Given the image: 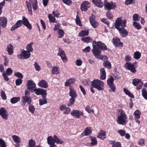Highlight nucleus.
Listing matches in <instances>:
<instances>
[{"label": "nucleus", "mask_w": 147, "mask_h": 147, "mask_svg": "<svg viewBox=\"0 0 147 147\" xmlns=\"http://www.w3.org/2000/svg\"><path fill=\"white\" fill-rule=\"evenodd\" d=\"M93 49L92 50L93 54L97 59H102L103 57L100 55L101 51L99 49L106 50L107 47L105 44L100 41L96 42V41H93L92 44Z\"/></svg>", "instance_id": "nucleus-1"}, {"label": "nucleus", "mask_w": 147, "mask_h": 147, "mask_svg": "<svg viewBox=\"0 0 147 147\" xmlns=\"http://www.w3.org/2000/svg\"><path fill=\"white\" fill-rule=\"evenodd\" d=\"M22 24L26 26L28 28L31 29L32 28L31 25L29 23L28 20L24 16L22 17V20L18 21L16 24L11 28L10 30L13 31L20 27Z\"/></svg>", "instance_id": "nucleus-2"}, {"label": "nucleus", "mask_w": 147, "mask_h": 147, "mask_svg": "<svg viewBox=\"0 0 147 147\" xmlns=\"http://www.w3.org/2000/svg\"><path fill=\"white\" fill-rule=\"evenodd\" d=\"M116 121L119 125H125L128 122V118L125 111L122 109L119 110Z\"/></svg>", "instance_id": "nucleus-3"}, {"label": "nucleus", "mask_w": 147, "mask_h": 147, "mask_svg": "<svg viewBox=\"0 0 147 147\" xmlns=\"http://www.w3.org/2000/svg\"><path fill=\"white\" fill-rule=\"evenodd\" d=\"M92 86L98 90H101L104 89V82L99 80H94L91 82Z\"/></svg>", "instance_id": "nucleus-4"}, {"label": "nucleus", "mask_w": 147, "mask_h": 147, "mask_svg": "<svg viewBox=\"0 0 147 147\" xmlns=\"http://www.w3.org/2000/svg\"><path fill=\"white\" fill-rule=\"evenodd\" d=\"M126 20H122L121 18H118L115 21V27L117 30L125 28L126 26Z\"/></svg>", "instance_id": "nucleus-5"}, {"label": "nucleus", "mask_w": 147, "mask_h": 147, "mask_svg": "<svg viewBox=\"0 0 147 147\" xmlns=\"http://www.w3.org/2000/svg\"><path fill=\"white\" fill-rule=\"evenodd\" d=\"M47 141L51 143H53L54 144L56 143L57 144H62L63 143V142L60 139L55 135L53 137L49 136L47 139Z\"/></svg>", "instance_id": "nucleus-6"}, {"label": "nucleus", "mask_w": 147, "mask_h": 147, "mask_svg": "<svg viewBox=\"0 0 147 147\" xmlns=\"http://www.w3.org/2000/svg\"><path fill=\"white\" fill-rule=\"evenodd\" d=\"M31 55L30 53L24 50H22L21 53L18 55V57L20 59H26L29 58Z\"/></svg>", "instance_id": "nucleus-7"}, {"label": "nucleus", "mask_w": 147, "mask_h": 147, "mask_svg": "<svg viewBox=\"0 0 147 147\" xmlns=\"http://www.w3.org/2000/svg\"><path fill=\"white\" fill-rule=\"evenodd\" d=\"M125 68L128 70H130L131 72L135 73L136 71L134 65L129 62H127L124 65Z\"/></svg>", "instance_id": "nucleus-8"}, {"label": "nucleus", "mask_w": 147, "mask_h": 147, "mask_svg": "<svg viewBox=\"0 0 147 147\" xmlns=\"http://www.w3.org/2000/svg\"><path fill=\"white\" fill-rule=\"evenodd\" d=\"M133 84L135 86H137L136 87V89L138 90L141 89L142 86L143 84V82L140 80L138 79L137 78L134 79L132 82Z\"/></svg>", "instance_id": "nucleus-9"}, {"label": "nucleus", "mask_w": 147, "mask_h": 147, "mask_svg": "<svg viewBox=\"0 0 147 147\" xmlns=\"http://www.w3.org/2000/svg\"><path fill=\"white\" fill-rule=\"evenodd\" d=\"M34 91L37 95H42V97H46L47 95V91L41 88L35 89Z\"/></svg>", "instance_id": "nucleus-10"}, {"label": "nucleus", "mask_w": 147, "mask_h": 147, "mask_svg": "<svg viewBox=\"0 0 147 147\" xmlns=\"http://www.w3.org/2000/svg\"><path fill=\"white\" fill-rule=\"evenodd\" d=\"M71 115L74 117L79 118L81 115H83L82 112L77 110H73L71 113Z\"/></svg>", "instance_id": "nucleus-11"}, {"label": "nucleus", "mask_w": 147, "mask_h": 147, "mask_svg": "<svg viewBox=\"0 0 147 147\" xmlns=\"http://www.w3.org/2000/svg\"><path fill=\"white\" fill-rule=\"evenodd\" d=\"M0 115L4 119L6 120L8 119V114L5 108L2 107L0 108Z\"/></svg>", "instance_id": "nucleus-12"}, {"label": "nucleus", "mask_w": 147, "mask_h": 147, "mask_svg": "<svg viewBox=\"0 0 147 147\" xmlns=\"http://www.w3.org/2000/svg\"><path fill=\"white\" fill-rule=\"evenodd\" d=\"M105 8L107 10L114 9L116 7L115 3L112 2L106 3L105 4Z\"/></svg>", "instance_id": "nucleus-13"}, {"label": "nucleus", "mask_w": 147, "mask_h": 147, "mask_svg": "<svg viewBox=\"0 0 147 147\" xmlns=\"http://www.w3.org/2000/svg\"><path fill=\"white\" fill-rule=\"evenodd\" d=\"M90 6V4L88 1H84L81 5V9L82 11H86Z\"/></svg>", "instance_id": "nucleus-14"}, {"label": "nucleus", "mask_w": 147, "mask_h": 147, "mask_svg": "<svg viewBox=\"0 0 147 147\" xmlns=\"http://www.w3.org/2000/svg\"><path fill=\"white\" fill-rule=\"evenodd\" d=\"M22 102L24 104L27 103L28 105H30L31 104L32 101V99L30 96H23L22 98Z\"/></svg>", "instance_id": "nucleus-15"}, {"label": "nucleus", "mask_w": 147, "mask_h": 147, "mask_svg": "<svg viewBox=\"0 0 147 147\" xmlns=\"http://www.w3.org/2000/svg\"><path fill=\"white\" fill-rule=\"evenodd\" d=\"M117 30L119 33L120 36L124 38L127 36L128 32L125 28H123Z\"/></svg>", "instance_id": "nucleus-16"}, {"label": "nucleus", "mask_w": 147, "mask_h": 147, "mask_svg": "<svg viewBox=\"0 0 147 147\" xmlns=\"http://www.w3.org/2000/svg\"><path fill=\"white\" fill-rule=\"evenodd\" d=\"M7 22V19L5 17H0V26L3 28L6 27Z\"/></svg>", "instance_id": "nucleus-17"}, {"label": "nucleus", "mask_w": 147, "mask_h": 147, "mask_svg": "<svg viewBox=\"0 0 147 147\" xmlns=\"http://www.w3.org/2000/svg\"><path fill=\"white\" fill-rule=\"evenodd\" d=\"M27 88L30 90H33L35 89L36 84L32 80H29L27 83Z\"/></svg>", "instance_id": "nucleus-18"}, {"label": "nucleus", "mask_w": 147, "mask_h": 147, "mask_svg": "<svg viewBox=\"0 0 147 147\" xmlns=\"http://www.w3.org/2000/svg\"><path fill=\"white\" fill-rule=\"evenodd\" d=\"M120 41V39L118 38H114L113 39V44L115 47L120 46L122 47L123 46V43Z\"/></svg>", "instance_id": "nucleus-19"}, {"label": "nucleus", "mask_w": 147, "mask_h": 147, "mask_svg": "<svg viewBox=\"0 0 147 147\" xmlns=\"http://www.w3.org/2000/svg\"><path fill=\"white\" fill-rule=\"evenodd\" d=\"M38 86L44 88H46L48 87L47 82L44 80L40 81L38 83Z\"/></svg>", "instance_id": "nucleus-20"}, {"label": "nucleus", "mask_w": 147, "mask_h": 147, "mask_svg": "<svg viewBox=\"0 0 147 147\" xmlns=\"http://www.w3.org/2000/svg\"><path fill=\"white\" fill-rule=\"evenodd\" d=\"M93 3L96 6L99 8H102L103 4L100 0H92Z\"/></svg>", "instance_id": "nucleus-21"}, {"label": "nucleus", "mask_w": 147, "mask_h": 147, "mask_svg": "<svg viewBox=\"0 0 147 147\" xmlns=\"http://www.w3.org/2000/svg\"><path fill=\"white\" fill-rule=\"evenodd\" d=\"M69 96H71V97L76 98L77 96V94L75 91L74 88L72 86H71L69 87Z\"/></svg>", "instance_id": "nucleus-22"}, {"label": "nucleus", "mask_w": 147, "mask_h": 147, "mask_svg": "<svg viewBox=\"0 0 147 147\" xmlns=\"http://www.w3.org/2000/svg\"><path fill=\"white\" fill-rule=\"evenodd\" d=\"M76 80L74 78H71L67 80L65 83V86H68L74 83Z\"/></svg>", "instance_id": "nucleus-23"}, {"label": "nucleus", "mask_w": 147, "mask_h": 147, "mask_svg": "<svg viewBox=\"0 0 147 147\" xmlns=\"http://www.w3.org/2000/svg\"><path fill=\"white\" fill-rule=\"evenodd\" d=\"M91 128L90 127H87L85 129L84 131L82 133V135L87 136L91 134Z\"/></svg>", "instance_id": "nucleus-24"}, {"label": "nucleus", "mask_w": 147, "mask_h": 147, "mask_svg": "<svg viewBox=\"0 0 147 147\" xmlns=\"http://www.w3.org/2000/svg\"><path fill=\"white\" fill-rule=\"evenodd\" d=\"M30 2H29L28 1L26 2L27 7L28 10V12L31 15H32V7L31 5V3L32 0H29Z\"/></svg>", "instance_id": "nucleus-25"}, {"label": "nucleus", "mask_w": 147, "mask_h": 147, "mask_svg": "<svg viewBox=\"0 0 147 147\" xmlns=\"http://www.w3.org/2000/svg\"><path fill=\"white\" fill-rule=\"evenodd\" d=\"M7 50L9 55H11L13 53V46L11 44H9L7 46Z\"/></svg>", "instance_id": "nucleus-26"}, {"label": "nucleus", "mask_w": 147, "mask_h": 147, "mask_svg": "<svg viewBox=\"0 0 147 147\" xmlns=\"http://www.w3.org/2000/svg\"><path fill=\"white\" fill-rule=\"evenodd\" d=\"M12 138L13 141L16 143L18 144L20 143V138L19 136L14 135L12 136Z\"/></svg>", "instance_id": "nucleus-27"}, {"label": "nucleus", "mask_w": 147, "mask_h": 147, "mask_svg": "<svg viewBox=\"0 0 147 147\" xmlns=\"http://www.w3.org/2000/svg\"><path fill=\"white\" fill-rule=\"evenodd\" d=\"M33 43L31 42L27 45L26 46V51L29 52L30 53L33 51V49L32 48V46L33 45Z\"/></svg>", "instance_id": "nucleus-28"}, {"label": "nucleus", "mask_w": 147, "mask_h": 147, "mask_svg": "<svg viewBox=\"0 0 147 147\" xmlns=\"http://www.w3.org/2000/svg\"><path fill=\"white\" fill-rule=\"evenodd\" d=\"M110 144L112 145V147H122L121 143L119 142L113 141H111Z\"/></svg>", "instance_id": "nucleus-29"}, {"label": "nucleus", "mask_w": 147, "mask_h": 147, "mask_svg": "<svg viewBox=\"0 0 147 147\" xmlns=\"http://www.w3.org/2000/svg\"><path fill=\"white\" fill-rule=\"evenodd\" d=\"M105 136V132L101 130L100 133L98 134L97 137L103 140L106 138Z\"/></svg>", "instance_id": "nucleus-30"}, {"label": "nucleus", "mask_w": 147, "mask_h": 147, "mask_svg": "<svg viewBox=\"0 0 147 147\" xmlns=\"http://www.w3.org/2000/svg\"><path fill=\"white\" fill-rule=\"evenodd\" d=\"M20 97H13L10 100L11 102L13 104L16 103L20 100Z\"/></svg>", "instance_id": "nucleus-31"}, {"label": "nucleus", "mask_w": 147, "mask_h": 147, "mask_svg": "<svg viewBox=\"0 0 147 147\" xmlns=\"http://www.w3.org/2000/svg\"><path fill=\"white\" fill-rule=\"evenodd\" d=\"M43 98H40L39 99V105L42 106L47 103V101L46 97H42Z\"/></svg>", "instance_id": "nucleus-32"}, {"label": "nucleus", "mask_w": 147, "mask_h": 147, "mask_svg": "<svg viewBox=\"0 0 147 147\" xmlns=\"http://www.w3.org/2000/svg\"><path fill=\"white\" fill-rule=\"evenodd\" d=\"M36 145V142L32 139L29 140L28 142V147H35Z\"/></svg>", "instance_id": "nucleus-33"}, {"label": "nucleus", "mask_w": 147, "mask_h": 147, "mask_svg": "<svg viewBox=\"0 0 147 147\" xmlns=\"http://www.w3.org/2000/svg\"><path fill=\"white\" fill-rule=\"evenodd\" d=\"M89 34L88 30H82L79 34V36H87Z\"/></svg>", "instance_id": "nucleus-34"}, {"label": "nucleus", "mask_w": 147, "mask_h": 147, "mask_svg": "<svg viewBox=\"0 0 147 147\" xmlns=\"http://www.w3.org/2000/svg\"><path fill=\"white\" fill-rule=\"evenodd\" d=\"M141 56V53L138 51L134 52L133 55L134 58L136 59H139L140 58Z\"/></svg>", "instance_id": "nucleus-35"}, {"label": "nucleus", "mask_w": 147, "mask_h": 147, "mask_svg": "<svg viewBox=\"0 0 147 147\" xmlns=\"http://www.w3.org/2000/svg\"><path fill=\"white\" fill-rule=\"evenodd\" d=\"M52 73L53 74H59V67L56 66H53L52 70Z\"/></svg>", "instance_id": "nucleus-36"}, {"label": "nucleus", "mask_w": 147, "mask_h": 147, "mask_svg": "<svg viewBox=\"0 0 147 147\" xmlns=\"http://www.w3.org/2000/svg\"><path fill=\"white\" fill-rule=\"evenodd\" d=\"M134 115L135 119H140L141 113L139 110H137L135 111Z\"/></svg>", "instance_id": "nucleus-37"}, {"label": "nucleus", "mask_w": 147, "mask_h": 147, "mask_svg": "<svg viewBox=\"0 0 147 147\" xmlns=\"http://www.w3.org/2000/svg\"><path fill=\"white\" fill-rule=\"evenodd\" d=\"M64 52L61 49H59L58 53L57 54L58 55L60 56L63 61L64 60Z\"/></svg>", "instance_id": "nucleus-38"}, {"label": "nucleus", "mask_w": 147, "mask_h": 147, "mask_svg": "<svg viewBox=\"0 0 147 147\" xmlns=\"http://www.w3.org/2000/svg\"><path fill=\"white\" fill-rule=\"evenodd\" d=\"M91 140V142L90 144L91 146H95L97 144V141L96 138L94 137H90Z\"/></svg>", "instance_id": "nucleus-39"}, {"label": "nucleus", "mask_w": 147, "mask_h": 147, "mask_svg": "<svg viewBox=\"0 0 147 147\" xmlns=\"http://www.w3.org/2000/svg\"><path fill=\"white\" fill-rule=\"evenodd\" d=\"M123 90L125 93L129 97L131 98H134V96L133 94L131 93L128 90L125 88H123Z\"/></svg>", "instance_id": "nucleus-40"}, {"label": "nucleus", "mask_w": 147, "mask_h": 147, "mask_svg": "<svg viewBox=\"0 0 147 147\" xmlns=\"http://www.w3.org/2000/svg\"><path fill=\"white\" fill-rule=\"evenodd\" d=\"M142 94L144 98L147 100V91L145 88H143L142 89Z\"/></svg>", "instance_id": "nucleus-41"}, {"label": "nucleus", "mask_w": 147, "mask_h": 147, "mask_svg": "<svg viewBox=\"0 0 147 147\" xmlns=\"http://www.w3.org/2000/svg\"><path fill=\"white\" fill-rule=\"evenodd\" d=\"M82 40L84 41V42H86L87 43L90 42L92 41L91 38L89 37H82Z\"/></svg>", "instance_id": "nucleus-42"}, {"label": "nucleus", "mask_w": 147, "mask_h": 147, "mask_svg": "<svg viewBox=\"0 0 147 147\" xmlns=\"http://www.w3.org/2000/svg\"><path fill=\"white\" fill-rule=\"evenodd\" d=\"M103 65L105 67H107L109 69L111 68V64L110 62L107 61H105L103 63Z\"/></svg>", "instance_id": "nucleus-43"}, {"label": "nucleus", "mask_w": 147, "mask_h": 147, "mask_svg": "<svg viewBox=\"0 0 147 147\" xmlns=\"http://www.w3.org/2000/svg\"><path fill=\"white\" fill-rule=\"evenodd\" d=\"M133 25L134 27L137 29L139 30L141 29V26L139 23L135 22L133 23Z\"/></svg>", "instance_id": "nucleus-44"}, {"label": "nucleus", "mask_w": 147, "mask_h": 147, "mask_svg": "<svg viewBox=\"0 0 147 147\" xmlns=\"http://www.w3.org/2000/svg\"><path fill=\"white\" fill-rule=\"evenodd\" d=\"M75 98L71 97L69 100V102L67 104V106L69 107L71 106L74 103L75 101Z\"/></svg>", "instance_id": "nucleus-45"}, {"label": "nucleus", "mask_w": 147, "mask_h": 147, "mask_svg": "<svg viewBox=\"0 0 147 147\" xmlns=\"http://www.w3.org/2000/svg\"><path fill=\"white\" fill-rule=\"evenodd\" d=\"M28 107V109L30 112L32 114L34 113L35 111V108L34 106L30 104Z\"/></svg>", "instance_id": "nucleus-46"}, {"label": "nucleus", "mask_w": 147, "mask_h": 147, "mask_svg": "<svg viewBox=\"0 0 147 147\" xmlns=\"http://www.w3.org/2000/svg\"><path fill=\"white\" fill-rule=\"evenodd\" d=\"M48 18L49 19V21L51 22H55V18L53 16L52 14H49L48 15Z\"/></svg>", "instance_id": "nucleus-47"}, {"label": "nucleus", "mask_w": 147, "mask_h": 147, "mask_svg": "<svg viewBox=\"0 0 147 147\" xmlns=\"http://www.w3.org/2000/svg\"><path fill=\"white\" fill-rule=\"evenodd\" d=\"M58 33L59 35L58 38H61L64 36V31L61 29H59L58 31Z\"/></svg>", "instance_id": "nucleus-48"}, {"label": "nucleus", "mask_w": 147, "mask_h": 147, "mask_svg": "<svg viewBox=\"0 0 147 147\" xmlns=\"http://www.w3.org/2000/svg\"><path fill=\"white\" fill-rule=\"evenodd\" d=\"M76 24L77 25L80 26H82V24L81 23L80 18L78 15H77L76 16Z\"/></svg>", "instance_id": "nucleus-49"}, {"label": "nucleus", "mask_w": 147, "mask_h": 147, "mask_svg": "<svg viewBox=\"0 0 147 147\" xmlns=\"http://www.w3.org/2000/svg\"><path fill=\"white\" fill-rule=\"evenodd\" d=\"M113 81L114 79L112 77L108 78L107 80V83L109 86L113 84Z\"/></svg>", "instance_id": "nucleus-50"}, {"label": "nucleus", "mask_w": 147, "mask_h": 147, "mask_svg": "<svg viewBox=\"0 0 147 147\" xmlns=\"http://www.w3.org/2000/svg\"><path fill=\"white\" fill-rule=\"evenodd\" d=\"M140 17L137 14H134L133 16V20L136 21H138L140 19Z\"/></svg>", "instance_id": "nucleus-51"}, {"label": "nucleus", "mask_w": 147, "mask_h": 147, "mask_svg": "<svg viewBox=\"0 0 147 147\" xmlns=\"http://www.w3.org/2000/svg\"><path fill=\"white\" fill-rule=\"evenodd\" d=\"M1 95L3 100H5L7 99V96L5 92L3 90L1 91Z\"/></svg>", "instance_id": "nucleus-52"}, {"label": "nucleus", "mask_w": 147, "mask_h": 147, "mask_svg": "<svg viewBox=\"0 0 147 147\" xmlns=\"http://www.w3.org/2000/svg\"><path fill=\"white\" fill-rule=\"evenodd\" d=\"M34 67L36 71H39L41 69V68L40 65L37 62H35L34 64Z\"/></svg>", "instance_id": "nucleus-53"}, {"label": "nucleus", "mask_w": 147, "mask_h": 147, "mask_svg": "<svg viewBox=\"0 0 147 147\" xmlns=\"http://www.w3.org/2000/svg\"><path fill=\"white\" fill-rule=\"evenodd\" d=\"M91 25L94 28H96L98 25V23L96 22V21H91L90 22Z\"/></svg>", "instance_id": "nucleus-54"}, {"label": "nucleus", "mask_w": 147, "mask_h": 147, "mask_svg": "<svg viewBox=\"0 0 147 147\" xmlns=\"http://www.w3.org/2000/svg\"><path fill=\"white\" fill-rule=\"evenodd\" d=\"M0 147H6L5 143L2 139H0Z\"/></svg>", "instance_id": "nucleus-55"}, {"label": "nucleus", "mask_w": 147, "mask_h": 147, "mask_svg": "<svg viewBox=\"0 0 147 147\" xmlns=\"http://www.w3.org/2000/svg\"><path fill=\"white\" fill-rule=\"evenodd\" d=\"M15 76L19 78L22 79L23 78V76L22 74L20 72H16L14 73Z\"/></svg>", "instance_id": "nucleus-56"}, {"label": "nucleus", "mask_w": 147, "mask_h": 147, "mask_svg": "<svg viewBox=\"0 0 147 147\" xmlns=\"http://www.w3.org/2000/svg\"><path fill=\"white\" fill-rule=\"evenodd\" d=\"M34 2L33 4V9L35 11L36 10L38 7L37 0H34Z\"/></svg>", "instance_id": "nucleus-57"}, {"label": "nucleus", "mask_w": 147, "mask_h": 147, "mask_svg": "<svg viewBox=\"0 0 147 147\" xmlns=\"http://www.w3.org/2000/svg\"><path fill=\"white\" fill-rule=\"evenodd\" d=\"M7 75V74L5 72H3L2 74L4 80L6 81H8L9 80V78L8 77Z\"/></svg>", "instance_id": "nucleus-58"}, {"label": "nucleus", "mask_w": 147, "mask_h": 147, "mask_svg": "<svg viewBox=\"0 0 147 147\" xmlns=\"http://www.w3.org/2000/svg\"><path fill=\"white\" fill-rule=\"evenodd\" d=\"M5 73L7 75H10L12 73L13 71L11 68H9L7 69Z\"/></svg>", "instance_id": "nucleus-59"}, {"label": "nucleus", "mask_w": 147, "mask_h": 147, "mask_svg": "<svg viewBox=\"0 0 147 147\" xmlns=\"http://www.w3.org/2000/svg\"><path fill=\"white\" fill-rule=\"evenodd\" d=\"M86 110L89 113H94V111L93 110H90V107L89 106H87L85 108Z\"/></svg>", "instance_id": "nucleus-60"}, {"label": "nucleus", "mask_w": 147, "mask_h": 147, "mask_svg": "<svg viewBox=\"0 0 147 147\" xmlns=\"http://www.w3.org/2000/svg\"><path fill=\"white\" fill-rule=\"evenodd\" d=\"M90 50V47L89 46H88L84 49H83L82 51L83 52L86 53L89 52Z\"/></svg>", "instance_id": "nucleus-61"}, {"label": "nucleus", "mask_w": 147, "mask_h": 147, "mask_svg": "<svg viewBox=\"0 0 147 147\" xmlns=\"http://www.w3.org/2000/svg\"><path fill=\"white\" fill-rule=\"evenodd\" d=\"M131 60V57L128 55H126L125 57V61L126 62L130 61Z\"/></svg>", "instance_id": "nucleus-62"}, {"label": "nucleus", "mask_w": 147, "mask_h": 147, "mask_svg": "<svg viewBox=\"0 0 147 147\" xmlns=\"http://www.w3.org/2000/svg\"><path fill=\"white\" fill-rule=\"evenodd\" d=\"M117 132L120 135L122 136H124L125 134V130H120L117 131Z\"/></svg>", "instance_id": "nucleus-63"}, {"label": "nucleus", "mask_w": 147, "mask_h": 147, "mask_svg": "<svg viewBox=\"0 0 147 147\" xmlns=\"http://www.w3.org/2000/svg\"><path fill=\"white\" fill-rule=\"evenodd\" d=\"M22 80L20 79H18L16 80V85L17 86H19L22 83Z\"/></svg>", "instance_id": "nucleus-64"}]
</instances>
